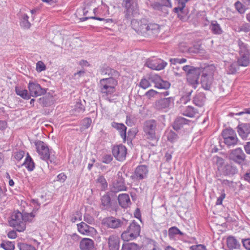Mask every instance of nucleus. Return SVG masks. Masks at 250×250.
Wrapping results in <instances>:
<instances>
[{
    "instance_id": "obj_1",
    "label": "nucleus",
    "mask_w": 250,
    "mask_h": 250,
    "mask_svg": "<svg viewBox=\"0 0 250 250\" xmlns=\"http://www.w3.org/2000/svg\"><path fill=\"white\" fill-rule=\"evenodd\" d=\"M34 215L32 213L22 214L19 211H14L9 220L10 226L15 229L17 231L22 232L26 228V222L32 220Z\"/></svg>"
},
{
    "instance_id": "obj_2",
    "label": "nucleus",
    "mask_w": 250,
    "mask_h": 250,
    "mask_svg": "<svg viewBox=\"0 0 250 250\" xmlns=\"http://www.w3.org/2000/svg\"><path fill=\"white\" fill-rule=\"evenodd\" d=\"M157 126V123L154 119L147 120L144 124V136L152 146H156L159 140L156 135Z\"/></svg>"
},
{
    "instance_id": "obj_3",
    "label": "nucleus",
    "mask_w": 250,
    "mask_h": 250,
    "mask_svg": "<svg viewBox=\"0 0 250 250\" xmlns=\"http://www.w3.org/2000/svg\"><path fill=\"white\" fill-rule=\"evenodd\" d=\"M117 81L113 77L102 79L100 81V92L103 96L108 98L116 91L115 87L117 85Z\"/></svg>"
},
{
    "instance_id": "obj_4",
    "label": "nucleus",
    "mask_w": 250,
    "mask_h": 250,
    "mask_svg": "<svg viewBox=\"0 0 250 250\" xmlns=\"http://www.w3.org/2000/svg\"><path fill=\"white\" fill-rule=\"evenodd\" d=\"M122 6L125 8V18L126 20H132L139 15V9L136 0H123Z\"/></svg>"
},
{
    "instance_id": "obj_5",
    "label": "nucleus",
    "mask_w": 250,
    "mask_h": 250,
    "mask_svg": "<svg viewBox=\"0 0 250 250\" xmlns=\"http://www.w3.org/2000/svg\"><path fill=\"white\" fill-rule=\"evenodd\" d=\"M141 228L140 225L133 221L127 229L122 232L121 238L124 241H128L136 238L140 235Z\"/></svg>"
},
{
    "instance_id": "obj_6",
    "label": "nucleus",
    "mask_w": 250,
    "mask_h": 250,
    "mask_svg": "<svg viewBox=\"0 0 250 250\" xmlns=\"http://www.w3.org/2000/svg\"><path fill=\"white\" fill-rule=\"evenodd\" d=\"M116 196L115 194L108 191L101 197L100 208L102 210L114 209L116 205Z\"/></svg>"
},
{
    "instance_id": "obj_7",
    "label": "nucleus",
    "mask_w": 250,
    "mask_h": 250,
    "mask_svg": "<svg viewBox=\"0 0 250 250\" xmlns=\"http://www.w3.org/2000/svg\"><path fill=\"white\" fill-rule=\"evenodd\" d=\"M224 143L228 146H234L238 142V138L234 130L231 128H226L222 133Z\"/></svg>"
},
{
    "instance_id": "obj_8",
    "label": "nucleus",
    "mask_w": 250,
    "mask_h": 250,
    "mask_svg": "<svg viewBox=\"0 0 250 250\" xmlns=\"http://www.w3.org/2000/svg\"><path fill=\"white\" fill-rule=\"evenodd\" d=\"M117 178L113 182L110 192L113 194L115 193L126 190L127 188L125 186V179L122 177V173L118 172L117 174Z\"/></svg>"
},
{
    "instance_id": "obj_9",
    "label": "nucleus",
    "mask_w": 250,
    "mask_h": 250,
    "mask_svg": "<svg viewBox=\"0 0 250 250\" xmlns=\"http://www.w3.org/2000/svg\"><path fill=\"white\" fill-rule=\"evenodd\" d=\"M213 81V73L210 71V68L205 69L203 72L201 78L202 87L205 90H209Z\"/></svg>"
},
{
    "instance_id": "obj_10",
    "label": "nucleus",
    "mask_w": 250,
    "mask_h": 250,
    "mask_svg": "<svg viewBox=\"0 0 250 250\" xmlns=\"http://www.w3.org/2000/svg\"><path fill=\"white\" fill-rule=\"evenodd\" d=\"M29 93L31 96L38 97L44 95L47 89L42 88L37 83L29 82L28 85Z\"/></svg>"
},
{
    "instance_id": "obj_11",
    "label": "nucleus",
    "mask_w": 250,
    "mask_h": 250,
    "mask_svg": "<svg viewBox=\"0 0 250 250\" xmlns=\"http://www.w3.org/2000/svg\"><path fill=\"white\" fill-rule=\"evenodd\" d=\"M113 155L119 161L125 160L127 154V149L123 145L114 146L112 149Z\"/></svg>"
},
{
    "instance_id": "obj_12",
    "label": "nucleus",
    "mask_w": 250,
    "mask_h": 250,
    "mask_svg": "<svg viewBox=\"0 0 250 250\" xmlns=\"http://www.w3.org/2000/svg\"><path fill=\"white\" fill-rule=\"evenodd\" d=\"M202 72V69L197 67L190 74H187V82L194 89L196 88L199 84L198 80Z\"/></svg>"
},
{
    "instance_id": "obj_13",
    "label": "nucleus",
    "mask_w": 250,
    "mask_h": 250,
    "mask_svg": "<svg viewBox=\"0 0 250 250\" xmlns=\"http://www.w3.org/2000/svg\"><path fill=\"white\" fill-rule=\"evenodd\" d=\"M104 224L108 228L113 229L121 228L126 225V221L114 217H108L104 219Z\"/></svg>"
},
{
    "instance_id": "obj_14",
    "label": "nucleus",
    "mask_w": 250,
    "mask_h": 250,
    "mask_svg": "<svg viewBox=\"0 0 250 250\" xmlns=\"http://www.w3.org/2000/svg\"><path fill=\"white\" fill-rule=\"evenodd\" d=\"M148 20L146 19L143 18L138 21L135 19H133L131 21V27L138 34L142 35H144L145 31V26L147 23Z\"/></svg>"
},
{
    "instance_id": "obj_15",
    "label": "nucleus",
    "mask_w": 250,
    "mask_h": 250,
    "mask_svg": "<svg viewBox=\"0 0 250 250\" xmlns=\"http://www.w3.org/2000/svg\"><path fill=\"white\" fill-rule=\"evenodd\" d=\"M148 172V169L146 166L140 165L136 168L134 174L130 177L134 181L142 180L147 177Z\"/></svg>"
},
{
    "instance_id": "obj_16",
    "label": "nucleus",
    "mask_w": 250,
    "mask_h": 250,
    "mask_svg": "<svg viewBox=\"0 0 250 250\" xmlns=\"http://www.w3.org/2000/svg\"><path fill=\"white\" fill-rule=\"evenodd\" d=\"M149 81L155 84V87L158 88L167 89L170 86V83L167 81H163L161 77L157 74H151L149 76Z\"/></svg>"
},
{
    "instance_id": "obj_17",
    "label": "nucleus",
    "mask_w": 250,
    "mask_h": 250,
    "mask_svg": "<svg viewBox=\"0 0 250 250\" xmlns=\"http://www.w3.org/2000/svg\"><path fill=\"white\" fill-rule=\"evenodd\" d=\"M37 152L38 153L40 158L44 160H46L48 154L50 151L47 145L43 142L38 141L35 143Z\"/></svg>"
},
{
    "instance_id": "obj_18",
    "label": "nucleus",
    "mask_w": 250,
    "mask_h": 250,
    "mask_svg": "<svg viewBox=\"0 0 250 250\" xmlns=\"http://www.w3.org/2000/svg\"><path fill=\"white\" fill-rule=\"evenodd\" d=\"M167 65V63L166 62L161 59L156 58L148 59L146 63V66L152 69L156 70L163 69Z\"/></svg>"
},
{
    "instance_id": "obj_19",
    "label": "nucleus",
    "mask_w": 250,
    "mask_h": 250,
    "mask_svg": "<svg viewBox=\"0 0 250 250\" xmlns=\"http://www.w3.org/2000/svg\"><path fill=\"white\" fill-rule=\"evenodd\" d=\"M230 159L235 162L241 164L245 160L246 155L240 148L233 150L229 155Z\"/></svg>"
},
{
    "instance_id": "obj_20",
    "label": "nucleus",
    "mask_w": 250,
    "mask_h": 250,
    "mask_svg": "<svg viewBox=\"0 0 250 250\" xmlns=\"http://www.w3.org/2000/svg\"><path fill=\"white\" fill-rule=\"evenodd\" d=\"M106 240L107 242L109 250H119L120 239L117 235H110Z\"/></svg>"
},
{
    "instance_id": "obj_21",
    "label": "nucleus",
    "mask_w": 250,
    "mask_h": 250,
    "mask_svg": "<svg viewBox=\"0 0 250 250\" xmlns=\"http://www.w3.org/2000/svg\"><path fill=\"white\" fill-rule=\"evenodd\" d=\"M145 31L144 36H155L160 31V26L155 23H150L147 21L146 26H145Z\"/></svg>"
},
{
    "instance_id": "obj_22",
    "label": "nucleus",
    "mask_w": 250,
    "mask_h": 250,
    "mask_svg": "<svg viewBox=\"0 0 250 250\" xmlns=\"http://www.w3.org/2000/svg\"><path fill=\"white\" fill-rule=\"evenodd\" d=\"M173 103L172 97L161 99L155 102V106L158 110L168 108Z\"/></svg>"
},
{
    "instance_id": "obj_23",
    "label": "nucleus",
    "mask_w": 250,
    "mask_h": 250,
    "mask_svg": "<svg viewBox=\"0 0 250 250\" xmlns=\"http://www.w3.org/2000/svg\"><path fill=\"white\" fill-rule=\"evenodd\" d=\"M237 132L242 139H246L250 134V123L239 124L237 126Z\"/></svg>"
},
{
    "instance_id": "obj_24",
    "label": "nucleus",
    "mask_w": 250,
    "mask_h": 250,
    "mask_svg": "<svg viewBox=\"0 0 250 250\" xmlns=\"http://www.w3.org/2000/svg\"><path fill=\"white\" fill-rule=\"evenodd\" d=\"M80 248L81 250H95L94 242L91 239L83 238L80 243Z\"/></svg>"
},
{
    "instance_id": "obj_25",
    "label": "nucleus",
    "mask_w": 250,
    "mask_h": 250,
    "mask_svg": "<svg viewBox=\"0 0 250 250\" xmlns=\"http://www.w3.org/2000/svg\"><path fill=\"white\" fill-rule=\"evenodd\" d=\"M118 200L119 205L123 208H126L131 204L130 200L127 194H120L118 197Z\"/></svg>"
},
{
    "instance_id": "obj_26",
    "label": "nucleus",
    "mask_w": 250,
    "mask_h": 250,
    "mask_svg": "<svg viewBox=\"0 0 250 250\" xmlns=\"http://www.w3.org/2000/svg\"><path fill=\"white\" fill-rule=\"evenodd\" d=\"M111 126L119 132L121 137L125 141L126 137V127L123 124L116 122L112 123Z\"/></svg>"
},
{
    "instance_id": "obj_27",
    "label": "nucleus",
    "mask_w": 250,
    "mask_h": 250,
    "mask_svg": "<svg viewBox=\"0 0 250 250\" xmlns=\"http://www.w3.org/2000/svg\"><path fill=\"white\" fill-rule=\"evenodd\" d=\"M240 57L237 60L239 66H247L250 63V54L249 52L240 53Z\"/></svg>"
},
{
    "instance_id": "obj_28",
    "label": "nucleus",
    "mask_w": 250,
    "mask_h": 250,
    "mask_svg": "<svg viewBox=\"0 0 250 250\" xmlns=\"http://www.w3.org/2000/svg\"><path fill=\"white\" fill-rule=\"evenodd\" d=\"M227 244L230 249H236L240 247V243L233 236H229L227 238Z\"/></svg>"
},
{
    "instance_id": "obj_29",
    "label": "nucleus",
    "mask_w": 250,
    "mask_h": 250,
    "mask_svg": "<svg viewBox=\"0 0 250 250\" xmlns=\"http://www.w3.org/2000/svg\"><path fill=\"white\" fill-rule=\"evenodd\" d=\"M77 227L79 231L83 234H87L88 233L91 232L92 230L94 229L93 228L89 226L83 222L78 224Z\"/></svg>"
},
{
    "instance_id": "obj_30",
    "label": "nucleus",
    "mask_w": 250,
    "mask_h": 250,
    "mask_svg": "<svg viewBox=\"0 0 250 250\" xmlns=\"http://www.w3.org/2000/svg\"><path fill=\"white\" fill-rule=\"evenodd\" d=\"M188 120L183 117H177L174 122L173 128L174 129L177 130L182 127L183 125L188 124Z\"/></svg>"
},
{
    "instance_id": "obj_31",
    "label": "nucleus",
    "mask_w": 250,
    "mask_h": 250,
    "mask_svg": "<svg viewBox=\"0 0 250 250\" xmlns=\"http://www.w3.org/2000/svg\"><path fill=\"white\" fill-rule=\"evenodd\" d=\"M205 100V95L202 93H200L194 97L193 102L196 105L201 107L204 104Z\"/></svg>"
},
{
    "instance_id": "obj_32",
    "label": "nucleus",
    "mask_w": 250,
    "mask_h": 250,
    "mask_svg": "<svg viewBox=\"0 0 250 250\" xmlns=\"http://www.w3.org/2000/svg\"><path fill=\"white\" fill-rule=\"evenodd\" d=\"M209 28L214 34H221L223 30L216 21H212L209 26Z\"/></svg>"
},
{
    "instance_id": "obj_33",
    "label": "nucleus",
    "mask_w": 250,
    "mask_h": 250,
    "mask_svg": "<svg viewBox=\"0 0 250 250\" xmlns=\"http://www.w3.org/2000/svg\"><path fill=\"white\" fill-rule=\"evenodd\" d=\"M23 165H24L28 171H31L35 168V163L28 153L25 158Z\"/></svg>"
},
{
    "instance_id": "obj_34",
    "label": "nucleus",
    "mask_w": 250,
    "mask_h": 250,
    "mask_svg": "<svg viewBox=\"0 0 250 250\" xmlns=\"http://www.w3.org/2000/svg\"><path fill=\"white\" fill-rule=\"evenodd\" d=\"M144 250H162L158 244L154 240H150L145 246Z\"/></svg>"
},
{
    "instance_id": "obj_35",
    "label": "nucleus",
    "mask_w": 250,
    "mask_h": 250,
    "mask_svg": "<svg viewBox=\"0 0 250 250\" xmlns=\"http://www.w3.org/2000/svg\"><path fill=\"white\" fill-rule=\"evenodd\" d=\"M15 91L18 95H19L24 99L28 100L31 97L30 93L29 94L27 90L26 89L17 87H16Z\"/></svg>"
},
{
    "instance_id": "obj_36",
    "label": "nucleus",
    "mask_w": 250,
    "mask_h": 250,
    "mask_svg": "<svg viewBox=\"0 0 250 250\" xmlns=\"http://www.w3.org/2000/svg\"><path fill=\"white\" fill-rule=\"evenodd\" d=\"M223 172L226 175H233L237 172V169L235 167L230 165H227L224 167Z\"/></svg>"
},
{
    "instance_id": "obj_37",
    "label": "nucleus",
    "mask_w": 250,
    "mask_h": 250,
    "mask_svg": "<svg viewBox=\"0 0 250 250\" xmlns=\"http://www.w3.org/2000/svg\"><path fill=\"white\" fill-rule=\"evenodd\" d=\"M102 73L109 76V77H117L119 75L118 71L109 67L104 68L102 71Z\"/></svg>"
},
{
    "instance_id": "obj_38",
    "label": "nucleus",
    "mask_w": 250,
    "mask_h": 250,
    "mask_svg": "<svg viewBox=\"0 0 250 250\" xmlns=\"http://www.w3.org/2000/svg\"><path fill=\"white\" fill-rule=\"evenodd\" d=\"M139 247L135 243H125L122 245L121 250H138Z\"/></svg>"
},
{
    "instance_id": "obj_39",
    "label": "nucleus",
    "mask_w": 250,
    "mask_h": 250,
    "mask_svg": "<svg viewBox=\"0 0 250 250\" xmlns=\"http://www.w3.org/2000/svg\"><path fill=\"white\" fill-rule=\"evenodd\" d=\"M29 17L26 14H23L21 19L20 24L24 28L28 29L31 26V24L28 21Z\"/></svg>"
},
{
    "instance_id": "obj_40",
    "label": "nucleus",
    "mask_w": 250,
    "mask_h": 250,
    "mask_svg": "<svg viewBox=\"0 0 250 250\" xmlns=\"http://www.w3.org/2000/svg\"><path fill=\"white\" fill-rule=\"evenodd\" d=\"M0 246L5 250H14L15 249L14 243L8 241H3Z\"/></svg>"
},
{
    "instance_id": "obj_41",
    "label": "nucleus",
    "mask_w": 250,
    "mask_h": 250,
    "mask_svg": "<svg viewBox=\"0 0 250 250\" xmlns=\"http://www.w3.org/2000/svg\"><path fill=\"white\" fill-rule=\"evenodd\" d=\"M73 110L76 113H83L85 110V107L82 103L81 100H79L76 103L74 106Z\"/></svg>"
},
{
    "instance_id": "obj_42",
    "label": "nucleus",
    "mask_w": 250,
    "mask_h": 250,
    "mask_svg": "<svg viewBox=\"0 0 250 250\" xmlns=\"http://www.w3.org/2000/svg\"><path fill=\"white\" fill-rule=\"evenodd\" d=\"M196 111L194 108L190 106H188L186 109L184 111L183 114L186 116L189 117H193L194 116Z\"/></svg>"
},
{
    "instance_id": "obj_43",
    "label": "nucleus",
    "mask_w": 250,
    "mask_h": 250,
    "mask_svg": "<svg viewBox=\"0 0 250 250\" xmlns=\"http://www.w3.org/2000/svg\"><path fill=\"white\" fill-rule=\"evenodd\" d=\"M179 234L183 235L184 233L176 227L170 228L168 230V235L169 237H173L174 235Z\"/></svg>"
},
{
    "instance_id": "obj_44",
    "label": "nucleus",
    "mask_w": 250,
    "mask_h": 250,
    "mask_svg": "<svg viewBox=\"0 0 250 250\" xmlns=\"http://www.w3.org/2000/svg\"><path fill=\"white\" fill-rule=\"evenodd\" d=\"M38 102L42 106H48L50 104L49 98L46 96H43L38 100Z\"/></svg>"
},
{
    "instance_id": "obj_45",
    "label": "nucleus",
    "mask_w": 250,
    "mask_h": 250,
    "mask_svg": "<svg viewBox=\"0 0 250 250\" xmlns=\"http://www.w3.org/2000/svg\"><path fill=\"white\" fill-rule=\"evenodd\" d=\"M47 155L48 157H47L46 161H47L48 164H49V162L50 164H52L54 165H56L58 163V160L54 154H52L51 151L49 152Z\"/></svg>"
},
{
    "instance_id": "obj_46",
    "label": "nucleus",
    "mask_w": 250,
    "mask_h": 250,
    "mask_svg": "<svg viewBox=\"0 0 250 250\" xmlns=\"http://www.w3.org/2000/svg\"><path fill=\"white\" fill-rule=\"evenodd\" d=\"M89 19H95L100 21H104V22L107 23L109 22H112V20L110 19H104V18H102L97 17L96 16H91V17H83L80 19L81 21H85Z\"/></svg>"
},
{
    "instance_id": "obj_47",
    "label": "nucleus",
    "mask_w": 250,
    "mask_h": 250,
    "mask_svg": "<svg viewBox=\"0 0 250 250\" xmlns=\"http://www.w3.org/2000/svg\"><path fill=\"white\" fill-rule=\"evenodd\" d=\"M18 247L20 250H36L34 246L26 243H19Z\"/></svg>"
},
{
    "instance_id": "obj_48",
    "label": "nucleus",
    "mask_w": 250,
    "mask_h": 250,
    "mask_svg": "<svg viewBox=\"0 0 250 250\" xmlns=\"http://www.w3.org/2000/svg\"><path fill=\"white\" fill-rule=\"evenodd\" d=\"M167 138L168 141L173 143L177 141L178 135L172 130H170L167 132Z\"/></svg>"
},
{
    "instance_id": "obj_49",
    "label": "nucleus",
    "mask_w": 250,
    "mask_h": 250,
    "mask_svg": "<svg viewBox=\"0 0 250 250\" xmlns=\"http://www.w3.org/2000/svg\"><path fill=\"white\" fill-rule=\"evenodd\" d=\"M92 123V120L90 118H85L81 123L82 128L86 129L90 127Z\"/></svg>"
},
{
    "instance_id": "obj_50",
    "label": "nucleus",
    "mask_w": 250,
    "mask_h": 250,
    "mask_svg": "<svg viewBox=\"0 0 250 250\" xmlns=\"http://www.w3.org/2000/svg\"><path fill=\"white\" fill-rule=\"evenodd\" d=\"M165 4H164L162 2L160 3L157 2H154L151 4V7L155 10L162 11L165 8Z\"/></svg>"
},
{
    "instance_id": "obj_51",
    "label": "nucleus",
    "mask_w": 250,
    "mask_h": 250,
    "mask_svg": "<svg viewBox=\"0 0 250 250\" xmlns=\"http://www.w3.org/2000/svg\"><path fill=\"white\" fill-rule=\"evenodd\" d=\"M187 61V60L185 58H173L170 60L171 63L174 65L184 63L186 62Z\"/></svg>"
},
{
    "instance_id": "obj_52",
    "label": "nucleus",
    "mask_w": 250,
    "mask_h": 250,
    "mask_svg": "<svg viewBox=\"0 0 250 250\" xmlns=\"http://www.w3.org/2000/svg\"><path fill=\"white\" fill-rule=\"evenodd\" d=\"M237 62H233L229 64L228 67V73L229 74H234L237 70Z\"/></svg>"
},
{
    "instance_id": "obj_53",
    "label": "nucleus",
    "mask_w": 250,
    "mask_h": 250,
    "mask_svg": "<svg viewBox=\"0 0 250 250\" xmlns=\"http://www.w3.org/2000/svg\"><path fill=\"white\" fill-rule=\"evenodd\" d=\"M97 182L101 185L103 189L107 187L106 181L103 176H100L97 179Z\"/></svg>"
},
{
    "instance_id": "obj_54",
    "label": "nucleus",
    "mask_w": 250,
    "mask_h": 250,
    "mask_svg": "<svg viewBox=\"0 0 250 250\" xmlns=\"http://www.w3.org/2000/svg\"><path fill=\"white\" fill-rule=\"evenodd\" d=\"M150 81L146 79H142L139 85L143 89H146L150 86Z\"/></svg>"
},
{
    "instance_id": "obj_55",
    "label": "nucleus",
    "mask_w": 250,
    "mask_h": 250,
    "mask_svg": "<svg viewBox=\"0 0 250 250\" xmlns=\"http://www.w3.org/2000/svg\"><path fill=\"white\" fill-rule=\"evenodd\" d=\"M196 68L193 66L186 65L182 67V69L186 73V76H187V74H190Z\"/></svg>"
},
{
    "instance_id": "obj_56",
    "label": "nucleus",
    "mask_w": 250,
    "mask_h": 250,
    "mask_svg": "<svg viewBox=\"0 0 250 250\" xmlns=\"http://www.w3.org/2000/svg\"><path fill=\"white\" fill-rule=\"evenodd\" d=\"M238 44L240 48V53H242L245 52H249L246 45L244 44V43L241 41V40H239L238 41Z\"/></svg>"
},
{
    "instance_id": "obj_57",
    "label": "nucleus",
    "mask_w": 250,
    "mask_h": 250,
    "mask_svg": "<svg viewBox=\"0 0 250 250\" xmlns=\"http://www.w3.org/2000/svg\"><path fill=\"white\" fill-rule=\"evenodd\" d=\"M45 69L46 66L42 62L39 61L37 62L36 63V70L38 72H41L45 70Z\"/></svg>"
},
{
    "instance_id": "obj_58",
    "label": "nucleus",
    "mask_w": 250,
    "mask_h": 250,
    "mask_svg": "<svg viewBox=\"0 0 250 250\" xmlns=\"http://www.w3.org/2000/svg\"><path fill=\"white\" fill-rule=\"evenodd\" d=\"M112 160V156L110 154H106L103 157L102 162L105 164H109Z\"/></svg>"
},
{
    "instance_id": "obj_59",
    "label": "nucleus",
    "mask_w": 250,
    "mask_h": 250,
    "mask_svg": "<svg viewBox=\"0 0 250 250\" xmlns=\"http://www.w3.org/2000/svg\"><path fill=\"white\" fill-rule=\"evenodd\" d=\"M235 5L236 9L240 13L242 14L244 13L245 8L243 7L242 4L240 2H236L235 4Z\"/></svg>"
},
{
    "instance_id": "obj_60",
    "label": "nucleus",
    "mask_w": 250,
    "mask_h": 250,
    "mask_svg": "<svg viewBox=\"0 0 250 250\" xmlns=\"http://www.w3.org/2000/svg\"><path fill=\"white\" fill-rule=\"evenodd\" d=\"M243 246L247 250H250V238L242 240Z\"/></svg>"
},
{
    "instance_id": "obj_61",
    "label": "nucleus",
    "mask_w": 250,
    "mask_h": 250,
    "mask_svg": "<svg viewBox=\"0 0 250 250\" xmlns=\"http://www.w3.org/2000/svg\"><path fill=\"white\" fill-rule=\"evenodd\" d=\"M190 250H207L206 247L203 245L192 246L190 247Z\"/></svg>"
},
{
    "instance_id": "obj_62",
    "label": "nucleus",
    "mask_w": 250,
    "mask_h": 250,
    "mask_svg": "<svg viewBox=\"0 0 250 250\" xmlns=\"http://www.w3.org/2000/svg\"><path fill=\"white\" fill-rule=\"evenodd\" d=\"M67 176L63 173L59 174L57 177V181L64 182L66 179Z\"/></svg>"
},
{
    "instance_id": "obj_63",
    "label": "nucleus",
    "mask_w": 250,
    "mask_h": 250,
    "mask_svg": "<svg viewBox=\"0 0 250 250\" xmlns=\"http://www.w3.org/2000/svg\"><path fill=\"white\" fill-rule=\"evenodd\" d=\"M226 194L224 191H223L221 195L217 198V201L216 202V205H221L222 203V201L225 198Z\"/></svg>"
},
{
    "instance_id": "obj_64",
    "label": "nucleus",
    "mask_w": 250,
    "mask_h": 250,
    "mask_svg": "<svg viewBox=\"0 0 250 250\" xmlns=\"http://www.w3.org/2000/svg\"><path fill=\"white\" fill-rule=\"evenodd\" d=\"M24 152L23 151H20L15 153V158L18 161H20L23 157Z\"/></svg>"
}]
</instances>
